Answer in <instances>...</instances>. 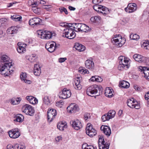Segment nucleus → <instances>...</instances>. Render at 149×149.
<instances>
[{
    "mask_svg": "<svg viewBox=\"0 0 149 149\" xmlns=\"http://www.w3.org/2000/svg\"><path fill=\"white\" fill-rule=\"evenodd\" d=\"M70 123L72 127L76 130H79L82 127L81 122L78 120H72Z\"/></svg>",
    "mask_w": 149,
    "mask_h": 149,
    "instance_id": "obj_15",
    "label": "nucleus"
},
{
    "mask_svg": "<svg viewBox=\"0 0 149 149\" xmlns=\"http://www.w3.org/2000/svg\"><path fill=\"white\" fill-rule=\"evenodd\" d=\"M96 77H97V75L93 76L89 80L92 81H95Z\"/></svg>",
    "mask_w": 149,
    "mask_h": 149,
    "instance_id": "obj_58",
    "label": "nucleus"
},
{
    "mask_svg": "<svg viewBox=\"0 0 149 149\" xmlns=\"http://www.w3.org/2000/svg\"><path fill=\"white\" fill-rule=\"evenodd\" d=\"M38 36L43 39H49L52 37L53 33L51 32L43 30H39L37 32Z\"/></svg>",
    "mask_w": 149,
    "mask_h": 149,
    "instance_id": "obj_6",
    "label": "nucleus"
},
{
    "mask_svg": "<svg viewBox=\"0 0 149 149\" xmlns=\"http://www.w3.org/2000/svg\"><path fill=\"white\" fill-rule=\"evenodd\" d=\"M18 47L17 48V51L19 53H23L26 52V45L25 44L19 42L17 43Z\"/></svg>",
    "mask_w": 149,
    "mask_h": 149,
    "instance_id": "obj_20",
    "label": "nucleus"
},
{
    "mask_svg": "<svg viewBox=\"0 0 149 149\" xmlns=\"http://www.w3.org/2000/svg\"><path fill=\"white\" fill-rule=\"evenodd\" d=\"M7 149H17L16 147H15V145L13 146L11 144L8 145L7 146Z\"/></svg>",
    "mask_w": 149,
    "mask_h": 149,
    "instance_id": "obj_55",
    "label": "nucleus"
},
{
    "mask_svg": "<svg viewBox=\"0 0 149 149\" xmlns=\"http://www.w3.org/2000/svg\"><path fill=\"white\" fill-rule=\"evenodd\" d=\"M33 73L36 76H39L41 73L40 67L37 64L34 65Z\"/></svg>",
    "mask_w": 149,
    "mask_h": 149,
    "instance_id": "obj_27",
    "label": "nucleus"
},
{
    "mask_svg": "<svg viewBox=\"0 0 149 149\" xmlns=\"http://www.w3.org/2000/svg\"><path fill=\"white\" fill-rule=\"evenodd\" d=\"M42 20L38 17H35L31 19L29 21V24L32 26H38L43 24Z\"/></svg>",
    "mask_w": 149,
    "mask_h": 149,
    "instance_id": "obj_13",
    "label": "nucleus"
},
{
    "mask_svg": "<svg viewBox=\"0 0 149 149\" xmlns=\"http://www.w3.org/2000/svg\"><path fill=\"white\" fill-rule=\"evenodd\" d=\"M120 87L122 88H128L129 87L130 84L126 81H120Z\"/></svg>",
    "mask_w": 149,
    "mask_h": 149,
    "instance_id": "obj_34",
    "label": "nucleus"
},
{
    "mask_svg": "<svg viewBox=\"0 0 149 149\" xmlns=\"http://www.w3.org/2000/svg\"><path fill=\"white\" fill-rule=\"evenodd\" d=\"M113 89H110L109 88H108L105 90L104 94L106 96L110 98L113 95Z\"/></svg>",
    "mask_w": 149,
    "mask_h": 149,
    "instance_id": "obj_28",
    "label": "nucleus"
},
{
    "mask_svg": "<svg viewBox=\"0 0 149 149\" xmlns=\"http://www.w3.org/2000/svg\"><path fill=\"white\" fill-rule=\"evenodd\" d=\"M82 149H97L96 147H94L93 146L88 145L86 143L82 145Z\"/></svg>",
    "mask_w": 149,
    "mask_h": 149,
    "instance_id": "obj_37",
    "label": "nucleus"
},
{
    "mask_svg": "<svg viewBox=\"0 0 149 149\" xmlns=\"http://www.w3.org/2000/svg\"><path fill=\"white\" fill-rule=\"evenodd\" d=\"M59 45H57L54 42H47L45 45V48L50 52H52L57 47H58Z\"/></svg>",
    "mask_w": 149,
    "mask_h": 149,
    "instance_id": "obj_11",
    "label": "nucleus"
},
{
    "mask_svg": "<svg viewBox=\"0 0 149 149\" xmlns=\"http://www.w3.org/2000/svg\"><path fill=\"white\" fill-rule=\"evenodd\" d=\"M50 98L51 97L50 96H45L42 99L43 103L47 105H49L50 104Z\"/></svg>",
    "mask_w": 149,
    "mask_h": 149,
    "instance_id": "obj_33",
    "label": "nucleus"
},
{
    "mask_svg": "<svg viewBox=\"0 0 149 149\" xmlns=\"http://www.w3.org/2000/svg\"><path fill=\"white\" fill-rule=\"evenodd\" d=\"M145 98L146 100L149 99V92H147L145 95Z\"/></svg>",
    "mask_w": 149,
    "mask_h": 149,
    "instance_id": "obj_61",
    "label": "nucleus"
},
{
    "mask_svg": "<svg viewBox=\"0 0 149 149\" xmlns=\"http://www.w3.org/2000/svg\"><path fill=\"white\" fill-rule=\"evenodd\" d=\"M118 58L119 61L118 68L119 70H123L124 69L127 70L129 68L130 60L122 56H120Z\"/></svg>",
    "mask_w": 149,
    "mask_h": 149,
    "instance_id": "obj_3",
    "label": "nucleus"
},
{
    "mask_svg": "<svg viewBox=\"0 0 149 149\" xmlns=\"http://www.w3.org/2000/svg\"><path fill=\"white\" fill-rule=\"evenodd\" d=\"M116 111L113 110H110L108 112L103 115L102 117V120L103 122L109 120L113 118L115 116Z\"/></svg>",
    "mask_w": 149,
    "mask_h": 149,
    "instance_id": "obj_9",
    "label": "nucleus"
},
{
    "mask_svg": "<svg viewBox=\"0 0 149 149\" xmlns=\"http://www.w3.org/2000/svg\"><path fill=\"white\" fill-rule=\"evenodd\" d=\"M85 64L86 67L87 68L92 69L94 68V63L92 60H87L86 61Z\"/></svg>",
    "mask_w": 149,
    "mask_h": 149,
    "instance_id": "obj_23",
    "label": "nucleus"
},
{
    "mask_svg": "<svg viewBox=\"0 0 149 149\" xmlns=\"http://www.w3.org/2000/svg\"><path fill=\"white\" fill-rule=\"evenodd\" d=\"M80 80L79 77L77 78L74 80V84L75 88L77 90H80L82 88V86L80 84Z\"/></svg>",
    "mask_w": 149,
    "mask_h": 149,
    "instance_id": "obj_26",
    "label": "nucleus"
},
{
    "mask_svg": "<svg viewBox=\"0 0 149 149\" xmlns=\"http://www.w3.org/2000/svg\"><path fill=\"white\" fill-rule=\"evenodd\" d=\"M79 71L81 73L84 74L89 73L88 70L83 67H81L79 68Z\"/></svg>",
    "mask_w": 149,
    "mask_h": 149,
    "instance_id": "obj_45",
    "label": "nucleus"
},
{
    "mask_svg": "<svg viewBox=\"0 0 149 149\" xmlns=\"http://www.w3.org/2000/svg\"><path fill=\"white\" fill-rule=\"evenodd\" d=\"M17 27H12L8 29L7 31L9 34H14L17 33Z\"/></svg>",
    "mask_w": 149,
    "mask_h": 149,
    "instance_id": "obj_35",
    "label": "nucleus"
},
{
    "mask_svg": "<svg viewBox=\"0 0 149 149\" xmlns=\"http://www.w3.org/2000/svg\"><path fill=\"white\" fill-rule=\"evenodd\" d=\"M1 62L4 63L3 65L0 69V73L4 76H8L13 70L12 69L13 64L12 61L7 55H3L1 56Z\"/></svg>",
    "mask_w": 149,
    "mask_h": 149,
    "instance_id": "obj_1",
    "label": "nucleus"
},
{
    "mask_svg": "<svg viewBox=\"0 0 149 149\" xmlns=\"http://www.w3.org/2000/svg\"><path fill=\"white\" fill-rule=\"evenodd\" d=\"M93 129H94L93 128L92 125L90 123H88L86 128V132L91 131L93 130Z\"/></svg>",
    "mask_w": 149,
    "mask_h": 149,
    "instance_id": "obj_47",
    "label": "nucleus"
},
{
    "mask_svg": "<svg viewBox=\"0 0 149 149\" xmlns=\"http://www.w3.org/2000/svg\"><path fill=\"white\" fill-rule=\"evenodd\" d=\"M95 81L97 82H101L102 81V78L99 76H97V77H96Z\"/></svg>",
    "mask_w": 149,
    "mask_h": 149,
    "instance_id": "obj_56",
    "label": "nucleus"
},
{
    "mask_svg": "<svg viewBox=\"0 0 149 149\" xmlns=\"http://www.w3.org/2000/svg\"><path fill=\"white\" fill-rule=\"evenodd\" d=\"M17 3V2L16 1H13L12 3H10L8 4V5L7 6V8H9L12 6L14 4Z\"/></svg>",
    "mask_w": 149,
    "mask_h": 149,
    "instance_id": "obj_57",
    "label": "nucleus"
},
{
    "mask_svg": "<svg viewBox=\"0 0 149 149\" xmlns=\"http://www.w3.org/2000/svg\"><path fill=\"white\" fill-rule=\"evenodd\" d=\"M16 103H17V104H19L21 100V98L20 97H17L16 99H15Z\"/></svg>",
    "mask_w": 149,
    "mask_h": 149,
    "instance_id": "obj_63",
    "label": "nucleus"
},
{
    "mask_svg": "<svg viewBox=\"0 0 149 149\" xmlns=\"http://www.w3.org/2000/svg\"><path fill=\"white\" fill-rule=\"evenodd\" d=\"M134 99L133 98H131L128 99L127 100V105L130 108H134L135 107L132 106V103H134Z\"/></svg>",
    "mask_w": 149,
    "mask_h": 149,
    "instance_id": "obj_38",
    "label": "nucleus"
},
{
    "mask_svg": "<svg viewBox=\"0 0 149 149\" xmlns=\"http://www.w3.org/2000/svg\"><path fill=\"white\" fill-rule=\"evenodd\" d=\"M59 10L60 13H63V12H64L66 15L68 14V12L67 9L63 7H62L60 8H59Z\"/></svg>",
    "mask_w": 149,
    "mask_h": 149,
    "instance_id": "obj_49",
    "label": "nucleus"
},
{
    "mask_svg": "<svg viewBox=\"0 0 149 149\" xmlns=\"http://www.w3.org/2000/svg\"><path fill=\"white\" fill-rule=\"evenodd\" d=\"M100 130L107 136H109L111 134V129L107 125H102L100 127Z\"/></svg>",
    "mask_w": 149,
    "mask_h": 149,
    "instance_id": "obj_19",
    "label": "nucleus"
},
{
    "mask_svg": "<svg viewBox=\"0 0 149 149\" xmlns=\"http://www.w3.org/2000/svg\"><path fill=\"white\" fill-rule=\"evenodd\" d=\"M91 116L89 113H86L84 116V118L85 120H87L88 119L90 118Z\"/></svg>",
    "mask_w": 149,
    "mask_h": 149,
    "instance_id": "obj_54",
    "label": "nucleus"
},
{
    "mask_svg": "<svg viewBox=\"0 0 149 149\" xmlns=\"http://www.w3.org/2000/svg\"><path fill=\"white\" fill-rule=\"evenodd\" d=\"M132 106L133 107H135L134 108H135L136 109H139L140 108V104L138 102H137L136 100H134V103H132Z\"/></svg>",
    "mask_w": 149,
    "mask_h": 149,
    "instance_id": "obj_46",
    "label": "nucleus"
},
{
    "mask_svg": "<svg viewBox=\"0 0 149 149\" xmlns=\"http://www.w3.org/2000/svg\"><path fill=\"white\" fill-rule=\"evenodd\" d=\"M137 8V5L134 3L128 4L127 7L125 8V11L127 13H130L136 11Z\"/></svg>",
    "mask_w": 149,
    "mask_h": 149,
    "instance_id": "obj_12",
    "label": "nucleus"
},
{
    "mask_svg": "<svg viewBox=\"0 0 149 149\" xmlns=\"http://www.w3.org/2000/svg\"><path fill=\"white\" fill-rule=\"evenodd\" d=\"M86 133L90 137H92L96 134V130L95 129H93V130H91V131L86 132Z\"/></svg>",
    "mask_w": 149,
    "mask_h": 149,
    "instance_id": "obj_41",
    "label": "nucleus"
},
{
    "mask_svg": "<svg viewBox=\"0 0 149 149\" xmlns=\"http://www.w3.org/2000/svg\"><path fill=\"white\" fill-rule=\"evenodd\" d=\"M10 103L11 104L13 105L17 104V103H16L15 99H12L11 100Z\"/></svg>",
    "mask_w": 149,
    "mask_h": 149,
    "instance_id": "obj_59",
    "label": "nucleus"
},
{
    "mask_svg": "<svg viewBox=\"0 0 149 149\" xmlns=\"http://www.w3.org/2000/svg\"><path fill=\"white\" fill-rule=\"evenodd\" d=\"M7 19L5 18H2L0 19V27L3 26L7 23Z\"/></svg>",
    "mask_w": 149,
    "mask_h": 149,
    "instance_id": "obj_48",
    "label": "nucleus"
},
{
    "mask_svg": "<svg viewBox=\"0 0 149 149\" xmlns=\"http://www.w3.org/2000/svg\"><path fill=\"white\" fill-rule=\"evenodd\" d=\"M67 58H61L59 59V62L60 63H62L66 60Z\"/></svg>",
    "mask_w": 149,
    "mask_h": 149,
    "instance_id": "obj_60",
    "label": "nucleus"
},
{
    "mask_svg": "<svg viewBox=\"0 0 149 149\" xmlns=\"http://www.w3.org/2000/svg\"><path fill=\"white\" fill-rule=\"evenodd\" d=\"M110 144L105 143L103 137L100 136L98 140V146L99 149H109Z\"/></svg>",
    "mask_w": 149,
    "mask_h": 149,
    "instance_id": "obj_10",
    "label": "nucleus"
},
{
    "mask_svg": "<svg viewBox=\"0 0 149 149\" xmlns=\"http://www.w3.org/2000/svg\"><path fill=\"white\" fill-rule=\"evenodd\" d=\"M22 110L26 114L31 116H33L35 112L34 108L27 104H26L22 106Z\"/></svg>",
    "mask_w": 149,
    "mask_h": 149,
    "instance_id": "obj_7",
    "label": "nucleus"
},
{
    "mask_svg": "<svg viewBox=\"0 0 149 149\" xmlns=\"http://www.w3.org/2000/svg\"><path fill=\"white\" fill-rule=\"evenodd\" d=\"M32 10L34 13H37L38 11V8L36 7H33L32 8Z\"/></svg>",
    "mask_w": 149,
    "mask_h": 149,
    "instance_id": "obj_62",
    "label": "nucleus"
},
{
    "mask_svg": "<svg viewBox=\"0 0 149 149\" xmlns=\"http://www.w3.org/2000/svg\"><path fill=\"white\" fill-rule=\"evenodd\" d=\"M142 47L144 49H149V40H146L142 45Z\"/></svg>",
    "mask_w": 149,
    "mask_h": 149,
    "instance_id": "obj_42",
    "label": "nucleus"
},
{
    "mask_svg": "<svg viewBox=\"0 0 149 149\" xmlns=\"http://www.w3.org/2000/svg\"><path fill=\"white\" fill-rule=\"evenodd\" d=\"M67 127V124L65 121H62L58 124L57 128L61 131H63Z\"/></svg>",
    "mask_w": 149,
    "mask_h": 149,
    "instance_id": "obj_24",
    "label": "nucleus"
},
{
    "mask_svg": "<svg viewBox=\"0 0 149 149\" xmlns=\"http://www.w3.org/2000/svg\"><path fill=\"white\" fill-rule=\"evenodd\" d=\"M39 3L42 5H44L46 3V2L45 1L43 0H39Z\"/></svg>",
    "mask_w": 149,
    "mask_h": 149,
    "instance_id": "obj_64",
    "label": "nucleus"
},
{
    "mask_svg": "<svg viewBox=\"0 0 149 149\" xmlns=\"http://www.w3.org/2000/svg\"><path fill=\"white\" fill-rule=\"evenodd\" d=\"M82 24L81 23H73L72 25L73 26L74 31L77 32H80V29Z\"/></svg>",
    "mask_w": 149,
    "mask_h": 149,
    "instance_id": "obj_32",
    "label": "nucleus"
},
{
    "mask_svg": "<svg viewBox=\"0 0 149 149\" xmlns=\"http://www.w3.org/2000/svg\"><path fill=\"white\" fill-rule=\"evenodd\" d=\"M15 119L14 120V121H17L19 123L23 122L24 119V117L22 115L20 114H17L15 116Z\"/></svg>",
    "mask_w": 149,
    "mask_h": 149,
    "instance_id": "obj_31",
    "label": "nucleus"
},
{
    "mask_svg": "<svg viewBox=\"0 0 149 149\" xmlns=\"http://www.w3.org/2000/svg\"><path fill=\"white\" fill-rule=\"evenodd\" d=\"M103 89L102 87L100 85H94L89 87L87 89L86 94L89 96H91L93 94H96L99 91V95L102 92Z\"/></svg>",
    "mask_w": 149,
    "mask_h": 149,
    "instance_id": "obj_4",
    "label": "nucleus"
},
{
    "mask_svg": "<svg viewBox=\"0 0 149 149\" xmlns=\"http://www.w3.org/2000/svg\"><path fill=\"white\" fill-rule=\"evenodd\" d=\"M62 36L69 39H72L76 36V33L74 30L71 29H64Z\"/></svg>",
    "mask_w": 149,
    "mask_h": 149,
    "instance_id": "obj_8",
    "label": "nucleus"
},
{
    "mask_svg": "<svg viewBox=\"0 0 149 149\" xmlns=\"http://www.w3.org/2000/svg\"><path fill=\"white\" fill-rule=\"evenodd\" d=\"M75 47L76 50L82 52L85 50V47L79 43H76L75 44Z\"/></svg>",
    "mask_w": 149,
    "mask_h": 149,
    "instance_id": "obj_30",
    "label": "nucleus"
},
{
    "mask_svg": "<svg viewBox=\"0 0 149 149\" xmlns=\"http://www.w3.org/2000/svg\"><path fill=\"white\" fill-rule=\"evenodd\" d=\"M71 25H68L67 24H66V28H64V29H68L70 30V29H72V30H74V29L73 28V26L72 25V24H70Z\"/></svg>",
    "mask_w": 149,
    "mask_h": 149,
    "instance_id": "obj_53",
    "label": "nucleus"
},
{
    "mask_svg": "<svg viewBox=\"0 0 149 149\" xmlns=\"http://www.w3.org/2000/svg\"><path fill=\"white\" fill-rule=\"evenodd\" d=\"M56 115V111L53 109H49L47 112V119L49 122H51L54 119Z\"/></svg>",
    "mask_w": 149,
    "mask_h": 149,
    "instance_id": "obj_14",
    "label": "nucleus"
},
{
    "mask_svg": "<svg viewBox=\"0 0 149 149\" xmlns=\"http://www.w3.org/2000/svg\"><path fill=\"white\" fill-rule=\"evenodd\" d=\"M15 147H16L17 149H25V148L24 146L18 144H15Z\"/></svg>",
    "mask_w": 149,
    "mask_h": 149,
    "instance_id": "obj_50",
    "label": "nucleus"
},
{
    "mask_svg": "<svg viewBox=\"0 0 149 149\" xmlns=\"http://www.w3.org/2000/svg\"><path fill=\"white\" fill-rule=\"evenodd\" d=\"M11 18L12 19L16 21H20L22 19V17L21 16L17 15L11 16Z\"/></svg>",
    "mask_w": 149,
    "mask_h": 149,
    "instance_id": "obj_43",
    "label": "nucleus"
},
{
    "mask_svg": "<svg viewBox=\"0 0 149 149\" xmlns=\"http://www.w3.org/2000/svg\"><path fill=\"white\" fill-rule=\"evenodd\" d=\"M39 0H36L35 2L33 0H30L29 1L31 3V5H37L39 4V1H38Z\"/></svg>",
    "mask_w": 149,
    "mask_h": 149,
    "instance_id": "obj_51",
    "label": "nucleus"
},
{
    "mask_svg": "<svg viewBox=\"0 0 149 149\" xmlns=\"http://www.w3.org/2000/svg\"><path fill=\"white\" fill-rule=\"evenodd\" d=\"M125 38H122L121 36L120 35H115L114 37L111 39L112 43L118 47L122 46L125 42Z\"/></svg>",
    "mask_w": 149,
    "mask_h": 149,
    "instance_id": "obj_5",
    "label": "nucleus"
},
{
    "mask_svg": "<svg viewBox=\"0 0 149 149\" xmlns=\"http://www.w3.org/2000/svg\"><path fill=\"white\" fill-rule=\"evenodd\" d=\"M26 99L31 104H35L38 103V100L33 96H27L26 97Z\"/></svg>",
    "mask_w": 149,
    "mask_h": 149,
    "instance_id": "obj_25",
    "label": "nucleus"
},
{
    "mask_svg": "<svg viewBox=\"0 0 149 149\" xmlns=\"http://www.w3.org/2000/svg\"><path fill=\"white\" fill-rule=\"evenodd\" d=\"M101 18L99 16L93 17L90 19L91 21L93 22H98L101 19Z\"/></svg>",
    "mask_w": 149,
    "mask_h": 149,
    "instance_id": "obj_40",
    "label": "nucleus"
},
{
    "mask_svg": "<svg viewBox=\"0 0 149 149\" xmlns=\"http://www.w3.org/2000/svg\"><path fill=\"white\" fill-rule=\"evenodd\" d=\"M139 68L144 74L145 78L149 79V68L146 67L140 66Z\"/></svg>",
    "mask_w": 149,
    "mask_h": 149,
    "instance_id": "obj_22",
    "label": "nucleus"
},
{
    "mask_svg": "<svg viewBox=\"0 0 149 149\" xmlns=\"http://www.w3.org/2000/svg\"><path fill=\"white\" fill-rule=\"evenodd\" d=\"M38 56L36 54H32L29 58V60L31 62H33L36 61Z\"/></svg>",
    "mask_w": 149,
    "mask_h": 149,
    "instance_id": "obj_39",
    "label": "nucleus"
},
{
    "mask_svg": "<svg viewBox=\"0 0 149 149\" xmlns=\"http://www.w3.org/2000/svg\"><path fill=\"white\" fill-rule=\"evenodd\" d=\"M71 95L70 90L66 88H64L62 91V93L59 96L60 98L66 99L70 97Z\"/></svg>",
    "mask_w": 149,
    "mask_h": 149,
    "instance_id": "obj_17",
    "label": "nucleus"
},
{
    "mask_svg": "<svg viewBox=\"0 0 149 149\" xmlns=\"http://www.w3.org/2000/svg\"><path fill=\"white\" fill-rule=\"evenodd\" d=\"M134 60L139 63H141L145 62L146 58L143 56L138 54H135L133 56Z\"/></svg>",
    "mask_w": 149,
    "mask_h": 149,
    "instance_id": "obj_21",
    "label": "nucleus"
},
{
    "mask_svg": "<svg viewBox=\"0 0 149 149\" xmlns=\"http://www.w3.org/2000/svg\"><path fill=\"white\" fill-rule=\"evenodd\" d=\"M9 136L13 139H16L18 138L20 135V132L18 128L13 129L8 132Z\"/></svg>",
    "mask_w": 149,
    "mask_h": 149,
    "instance_id": "obj_16",
    "label": "nucleus"
},
{
    "mask_svg": "<svg viewBox=\"0 0 149 149\" xmlns=\"http://www.w3.org/2000/svg\"><path fill=\"white\" fill-rule=\"evenodd\" d=\"M130 38L133 40H137L139 39V36L137 34H134V35L131 34L130 36Z\"/></svg>",
    "mask_w": 149,
    "mask_h": 149,
    "instance_id": "obj_44",
    "label": "nucleus"
},
{
    "mask_svg": "<svg viewBox=\"0 0 149 149\" xmlns=\"http://www.w3.org/2000/svg\"><path fill=\"white\" fill-rule=\"evenodd\" d=\"M90 30V28L84 24H82L80 30V32H86Z\"/></svg>",
    "mask_w": 149,
    "mask_h": 149,
    "instance_id": "obj_36",
    "label": "nucleus"
},
{
    "mask_svg": "<svg viewBox=\"0 0 149 149\" xmlns=\"http://www.w3.org/2000/svg\"><path fill=\"white\" fill-rule=\"evenodd\" d=\"M103 0H93V3L95 4L93 6V9L96 11L100 13H102L105 15L109 14L110 13L109 9L102 5H98L102 2Z\"/></svg>",
    "mask_w": 149,
    "mask_h": 149,
    "instance_id": "obj_2",
    "label": "nucleus"
},
{
    "mask_svg": "<svg viewBox=\"0 0 149 149\" xmlns=\"http://www.w3.org/2000/svg\"><path fill=\"white\" fill-rule=\"evenodd\" d=\"M64 104V102L62 100L57 102L56 103V105L61 107V106Z\"/></svg>",
    "mask_w": 149,
    "mask_h": 149,
    "instance_id": "obj_52",
    "label": "nucleus"
},
{
    "mask_svg": "<svg viewBox=\"0 0 149 149\" xmlns=\"http://www.w3.org/2000/svg\"><path fill=\"white\" fill-rule=\"evenodd\" d=\"M78 106L74 103H72L67 107V110L68 112L72 113L78 111Z\"/></svg>",
    "mask_w": 149,
    "mask_h": 149,
    "instance_id": "obj_18",
    "label": "nucleus"
},
{
    "mask_svg": "<svg viewBox=\"0 0 149 149\" xmlns=\"http://www.w3.org/2000/svg\"><path fill=\"white\" fill-rule=\"evenodd\" d=\"M20 77L21 80L22 81H24L25 83L30 84L31 83V81L29 80L26 79V78L27 77L26 74V73H22L20 75Z\"/></svg>",
    "mask_w": 149,
    "mask_h": 149,
    "instance_id": "obj_29",
    "label": "nucleus"
}]
</instances>
